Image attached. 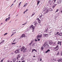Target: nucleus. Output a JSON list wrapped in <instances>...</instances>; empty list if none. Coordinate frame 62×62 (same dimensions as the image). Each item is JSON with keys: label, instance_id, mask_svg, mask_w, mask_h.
Listing matches in <instances>:
<instances>
[{"label": "nucleus", "instance_id": "obj_1", "mask_svg": "<svg viewBox=\"0 0 62 62\" xmlns=\"http://www.w3.org/2000/svg\"><path fill=\"white\" fill-rule=\"evenodd\" d=\"M26 48H25L24 46H23L22 48H20V50L22 52L23 51V52H25L26 51Z\"/></svg>", "mask_w": 62, "mask_h": 62}, {"label": "nucleus", "instance_id": "obj_2", "mask_svg": "<svg viewBox=\"0 0 62 62\" xmlns=\"http://www.w3.org/2000/svg\"><path fill=\"white\" fill-rule=\"evenodd\" d=\"M30 29H32V32H34V29H35V26H34L33 25H31L30 27Z\"/></svg>", "mask_w": 62, "mask_h": 62}, {"label": "nucleus", "instance_id": "obj_3", "mask_svg": "<svg viewBox=\"0 0 62 62\" xmlns=\"http://www.w3.org/2000/svg\"><path fill=\"white\" fill-rule=\"evenodd\" d=\"M43 10L44 12V14H46V13H47L48 12L49 10L47 9H44Z\"/></svg>", "mask_w": 62, "mask_h": 62}, {"label": "nucleus", "instance_id": "obj_4", "mask_svg": "<svg viewBox=\"0 0 62 62\" xmlns=\"http://www.w3.org/2000/svg\"><path fill=\"white\" fill-rule=\"evenodd\" d=\"M33 24H34L35 26H37L38 25V23L37 21H35L33 23Z\"/></svg>", "mask_w": 62, "mask_h": 62}, {"label": "nucleus", "instance_id": "obj_5", "mask_svg": "<svg viewBox=\"0 0 62 62\" xmlns=\"http://www.w3.org/2000/svg\"><path fill=\"white\" fill-rule=\"evenodd\" d=\"M59 48V46L58 45H57V46H56V47L54 48V49L55 50V49H56L55 50V51H58V50L59 49V48Z\"/></svg>", "mask_w": 62, "mask_h": 62}, {"label": "nucleus", "instance_id": "obj_6", "mask_svg": "<svg viewBox=\"0 0 62 62\" xmlns=\"http://www.w3.org/2000/svg\"><path fill=\"white\" fill-rule=\"evenodd\" d=\"M20 52V49H17L16 50L15 52V53H19Z\"/></svg>", "mask_w": 62, "mask_h": 62}, {"label": "nucleus", "instance_id": "obj_7", "mask_svg": "<svg viewBox=\"0 0 62 62\" xmlns=\"http://www.w3.org/2000/svg\"><path fill=\"white\" fill-rule=\"evenodd\" d=\"M48 3L50 4V5H51V3H54V1L53 0H49L48 1Z\"/></svg>", "mask_w": 62, "mask_h": 62}, {"label": "nucleus", "instance_id": "obj_8", "mask_svg": "<svg viewBox=\"0 0 62 62\" xmlns=\"http://www.w3.org/2000/svg\"><path fill=\"white\" fill-rule=\"evenodd\" d=\"M57 36H60V37H61L62 36V32H61L60 33H59V34L58 35H57Z\"/></svg>", "mask_w": 62, "mask_h": 62}, {"label": "nucleus", "instance_id": "obj_9", "mask_svg": "<svg viewBox=\"0 0 62 62\" xmlns=\"http://www.w3.org/2000/svg\"><path fill=\"white\" fill-rule=\"evenodd\" d=\"M62 0H59V1H58L57 2V3L58 4H61V2H62Z\"/></svg>", "mask_w": 62, "mask_h": 62}, {"label": "nucleus", "instance_id": "obj_10", "mask_svg": "<svg viewBox=\"0 0 62 62\" xmlns=\"http://www.w3.org/2000/svg\"><path fill=\"white\" fill-rule=\"evenodd\" d=\"M42 34H41L40 35H38L37 37V39H39V38H41V37H42Z\"/></svg>", "mask_w": 62, "mask_h": 62}, {"label": "nucleus", "instance_id": "obj_11", "mask_svg": "<svg viewBox=\"0 0 62 62\" xmlns=\"http://www.w3.org/2000/svg\"><path fill=\"white\" fill-rule=\"evenodd\" d=\"M25 37V34H22L21 36L20 37V38H23V37Z\"/></svg>", "mask_w": 62, "mask_h": 62}, {"label": "nucleus", "instance_id": "obj_12", "mask_svg": "<svg viewBox=\"0 0 62 62\" xmlns=\"http://www.w3.org/2000/svg\"><path fill=\"white\" fill-rule=\"evenodd\" d=\"M10 17H9L8 18H7L6 19H5V21H6V22H7L8 20H10Z\"/></svg>", "mask_w": 62, "mask_h": 62}, {"label": "nucleus", "instance_id": "obj_13", "mask_svg": "<svg viewBox=\"0 0 62 62\" xmlns=\"http://www.w3.org/2000/svg\"><path fill=\"white\" fill-rule=\"evenodd\" d=\"M62 43V41H58V43L57 44H60V45H61V43Z\"/></svg>", "mask_w": 62, "mask_h": 62}, {"label": "nucleus", "instance_id": "obj_14", "mask_svg": "<svg viewBox=\"0 0 62 62\" xmlns=\"http://www.w3.org/2000/svg\"><path fill=\"white\" fill-rule=\"evenodd\" d=\"M37 20L38 21V22L39 23H40V19H39V18H38Z\"/></svg>", "mask_w": 62, "mask_h": 62}, {"label": "nucleus", "instance_id": "obj_15", "mask_svg": "<svg viewBox=\"0 0 62 62\" xmlns=\"http://www.w3.org/2000/svg\"><path fill=\"white\" fill-rule=\"evenodd\" d=\"M13 42H15V43H17V41L16 40V39H14V40L13 41Z\"/></svg>", "mask_w": 62, "mask_h": 62}, {"label": "nucleus", "instance_id": "obj_16", "mask_svg": "<svg viewBox=\"0 0 62 62\" xmlns=\"http://www.w3.org/2000/svg\"><path fill=\"white\" fill-rule=\"evenodd\" d=\"M56 5H57V4H55L52 7V8H55V6H56Z\"/></svg>", "mask_w": 62, "mask_h": 62}, {"label": "nucleus", "instance_id": "obj_17", "mask_svg": "<svg viewBox=\"0 0 62 62\" xmlns=\"http://www.w3.org/2000/svg\"><path fill=\"white\" fill-rule=\"evenodd\" d=\"M44 37H47L48 36V34H44Z\"/></svg>", "mask_w": 62, "mask_h": 62}, {"label": "nucleus", "instance_id": "obj_18", "mask_svg": "<svg viewBox=\"0 0 62 62\" xmlns=\"http://www.w3.org/2000/svg\"><path fill=\"white\" fill-rule=\"evenodd\" d=\"M35 51V52H37V50L35 49H32V52L33 53V51Z\"/></svg>", "mask_w": 62, "mask_h": 62}, {"label": "nucleus", "instance_id": "obj_19", "mask_svg": "<svg viewBox=\"0 0 62 62\" xmlns=\"http://www.w3.org/2000/svg\"><path fill=\"white\" fill-rule=\"evenodd\" d=\"M62 61V59L61 58V59H60V60H58V62H60V61Z\"/></svg>", "mask_w": 62, "mask_h": 62}, {"label": "nucleus", "instance_id": "obj_20", "mask_svg": "<svg viewBox=\"0 0 62 62\" xmlns=\"http://www.w3.org/2000/svg\"><path fill=\"white\" fill-rule=\"evenodd\" d=\"M27 4H28L27 3H26L23 6L24 7H26L27 5Z\"/></svg>", "mask_w": 62, "mask_h": 62}, {"label": "nucleus", "instance_id": "obj_21", "mask_svg": "<svg viewBox=\"0 0 62 62\" xmlns=\"http://www.w3.org/2000/svg\"><path fill=\"white\" fill-rule=\"evenodd\" d=\"M50 50L49 49H48L47 50V51L46 52V53H48V52H49V51H50Z\"/></svg>", "mask_w": 62, "mask_h": 62}, {"label": "nucleus", "instance_id": "obj_22", "mask_svg": "<svg viewBox=\"0 0 62 62\" xmlns=\"http://www.w3.org/2000/svg\"><path fill=\"white\" fill-rule=\"evenodd\" d=\"M4 41H5L4 40L2 41L0 43V44H1V43H2V44H3V43H4Z\"/></svg>", "mask_w": 62, "mask_h": 62}, {"label": "nucleus", "instance_id": "obj_23", "mask_svg": "<svg viewBox=\"0 0 62 62\" xmlns=\"http://www.w3.org/2000/svg\"><path fill=\"white\" fill-rule=\"evenodd\" d=\"M59 55V52H58V53H57L56 55L57 56H58V55Z\"/></svg>", "mask_w": 62, "mask_h": 62}, {"label": "nucleus", "instance_id": "obj_24", "mask_svg": "<svg viewBox=\"0 0 62 62\" xmlns=\"http://www.w3.org/2000/svg\"><path fill=\"white\" fill-rule=\"evenodd\" d=\"M39 2H40V1H37V6H38V5H39Z\"/></svg>", "mask_w": 62, "mask_h": 62}, {"label": "nucleus", "instance_id": "obj_25", "mask_svg": "<svg viewBox=\"0 0 62 62\" xmlns=\"http://www.w3.org/2000/svg\"><path fill=\"white\" fill-rule=\"evenodd\" d=\"M42 16H43V15H41L39 17V18L41 19V20H42V19H41V17H42Z\"/></svg>", "mask_w": 62, "mask_h": 62}, {"label": "nucleus", "instance_id": "obj_26", "mask_svg": "<svg viewBox=\"0 0 62 62\" xmlns=\"http://www.w3.org/2000/svg\"><path fill=\"white\" fill-rule=\"evenodd\" d=\"M16 61V59L15 58H14L13 60V62H15Z\"/></svg>", "mask_w": 62, "mask_h": 62}, {"label": "nucleus", "instance_id": "obj_27", "mask_svg": "<svg viewBox=\"0 0 62 62\" xmlns=\"http://www.w3.org/2000/svg\"><path fill=\"white\" fill-rule=\"evenodd\" d=\"M20 56H20V54H18L17 56V57H18V58H19Z\"/></svg>", "mask_w": 62, "mask_h": 62}, {"label": "nucleus", "instance_id": "obj_28", "mask_svg": "<svg viewBox=\"0 0 62 62\" xmlns=\"http://www.w3.org/2000/svg\"><path fill=\"white\" fill-rule=\"evenodd\" d=\"M44 49V47L43 46H42L41 47V50H43Z\"/></svg>", "mask_w": 62, "mask_h": 62}, {"label": "nucleus", "instance_id": "obj_29", "mask_svg": "<svg viewBox=\"0 0 62 62\" xmlns=\"http://www.w3.org/2000/svg\"><path fill=\"white\" fill-rule=\"evenodd\" d=\"M32 42H33L32 41L30 44H29V45H31L32 44Z\"/></svg>", "mask_w": 62, "mask_h": 62}, {"label": "nucleus", "instance_id": "obj_30", "mask_svg": "<svg viewBox=\"0 0 62 62\" xmlns=\"http://www.w3.org/2000/svg\"><path fill=\"white\" fill-rule=\"evenodd\" d=\"M48 43H47V42H45L44 43V44H45L46 45H47Z\"/></svg>", "mask_w": 62, "mask_h": 62}, {"label": "nucleus", "instance_id": "obj_31", "mask_svg": "<svg viewBox=\"0 0 62 62\" xmlns=\"http://www.w3.org/2000/svg\"><path fill=\"white\" fill-rule=\"evenodd\" d=\"M46 47H47V48H48V47H49V45H46Z\"/></svg>", "mask_w": 62, "mask_h": 62}, {"label": "nucleus", "instance_id": "obj_32", "mask_svg": "<svg viewBox=\"0 0 62 62\" xmlns=\"http://www.w3.org/2000/svg\"><path fill=\"white\" fill-rule=\"evenodd\" d=\"M16 44V43H12V44Z\"/></svg>", "mask_w": 62, "mask_h": 62}, {"label": "nucleus", "instance_id": "obj_33", "mask_svg": "<svg viewBox=\"0 0 62 62\" xmlns=\"http://www.w3.org/2000/svg\"><path fill=\"white\" fill-rule=\"evenodd\" d=\"M46 45H45V44H44L43 45V46H44V47H46Z\"/></svg>", "mask_w": 62, "mask_h": 62}, {"label": "nucleus", "instance_id": "obj_34", "mask_svg": "<svg viewBox=\"0 0 62 62\" xmlns=\"http://www.w3.org/2000/svg\"><path fill=\"white\" fill-rule=\"evenodd\" d=\"M49 44H53V42H51L50 43H49Z\"/></svg>", "mask_w": 62, "mask_h": 62}, {"label": "nucleus", "instance_id": "obj_35", "mask_svg": "<svg viewBox=\"0 0 62 62\" xmlns=\"http://www.w3.org/2000/svg\"><path fill=\"white\" fill-rule=\"evenodd\" d=\"M49 10L50 11H53V10H52V9H49Z\"/></svg>", "mask_w": 62, "mask_h": 62}, {"label": "nucleus", "instance_id": "obj_36", "mask_svg": "<svg viewBox=\"0 0 62 62\" xmlns=\"http://www.w3.org/2000/svg\"><path fill=\"white\" fill-rule=\"evenodd\" d=\"M8 34V33H5L4 34V36H6V35H7Z\"/></svg>", "mask_w": 62, "mask_h": 62}, {"label": "nucleus", "instance_id": "obj_37", "mask_svg": "<svg viewBox=\"0 0 62 62\" xmlns=\"http://www.w3.org/2000/svg\"><path fill=\"white\" fill-rule=\"evenodd\" d=\"M28 10V9H26V10L25 11V12H27V11Z\"/></svg>", "mask_w": 62, "mask_h": 62}, {"label": "nucleus", "instance_id": "obj_38", "mask_svg": "<svg viewBox=\"0 0 62 62\" xmlns=\"http://www.w3.org/2000/svg\"><path fill=\"white\" fill-rule=\"evenodd\" d=\"M47 30H48V29H47L46 30H45V32H47Z\"/></svg>", "mask_w": 62, "mask_h": 62}, {"label": "nucleus", "instance_id": "obj_39", "mask_svg": "<svg viewBox=\"0 0 62 62\" xmlns=\"http://www.w3.org/2000/svg\"><path fill=\"white\" fill-rule=\"evenodd\" d=\"M58 11V9H57L55 11V12H57V11Z\"/></svg>", "mask_w": 62, "mask_h": 62}, {"label": "nucleus", "instance_id": "obj_40", "mask_svg": "<svg viewBox=\"0 0 62 62\" xmlns=\"http://www.w3.org/2000/svg\"><path fill=\"white\" fill-rule=\"evenodd\" d=\"M52 32H52V31L50 32H49V34H51V33H52Z\"/></svg>", "mask_w": 62, "mask_h": 62}, {"label": "nucleus", "instance_id": "obj_41", "mask_svg": "<svg viewBox=\"0 0 62 62\" xmlns=\"http://www.w3.org/2000/svg\"><path fill=\"white\" fill-rule=\"evenodd\" d=\"M22 3V2H20L19 3V5L20 6V5H21V4Z\"/></svg>", "mask_w": 62, "mask_h": 62}, {"label": "nucleus", "instance_id": "obj_42", "mask_svg": "<svg viewBox=\"0 0 62 62\" xmlns=\"http://www.w3.org/2000/svg\"><path fill=\"white\" fill-rule=\"evenodd\" d=\"M22 62H25V61H22Z\"/></svg>", "mask_w": 62, "mask_h": 62}, {"label": "nucleus", "instance_id": "obj_43", "mask_svg": "<svg viewBox=\"0 0 62 62\" xmlns=\"http://www.w3.org/2000/svg\"><path fill=\"white\" fill-rule=\"evenodd\" d=\"M26 23H27L26 22L25 23H24V24H22L23 25H24V24H26Z\"/></svg>", "mask_w": 62, "mask_h": 62}, {"label": "nucleus", "instance_id": "obj_44", "mask_svg": "<svg viewBox=\"0 0 62 62\" xmlns=\"http://www.w3.org/2000/svg\"><path fill=\"white\" fill-rule=\"evenodd\" d=\"M59 33V32H57L56 33V34H57V35Z\"/></svg>", "mask_w": 62, "mask_h": 62}, {"label": "nucleus", "instance_id": "obj_45", "mask_svg": "<svg viewBox=\"0 0 62 62\" xmlns=\"http://www.w3.org/2000/svg\"><path fill=\"white\" fill-rule=\"evenodd\" d=\"M38 41H39L40 40V39H38Z\"/></svg>", "mask_w": 62, "mask_h": 62}, {"label": "nucleus", "instance_id": "obj_46", "mask_svg": "<svg viewBox=\"0 0 62 62\" xmlns=\"http://www.w3.org/2000/svg\"><path fill=\"white\" fill-rule=\"evenodd\" d=\"M18 15H17L16 16V17H18Z\"/></svg>", "mask_w": 62, "mask_h": 62}, {"label": "nucleus", "instance_id": "obj_47", "mask_svg": "<svg viewBox=\"0 0 62 62\" xmlns=\"http://www.w3.org/2000/svg\"><path fill=\"white\" fill-rule=\"evenodd\" d=\"M32 46H33V45H35V43H33V44H32Z\"/></svg>", "mask_w": 62, "mask_h": 62}, {"label": "nucleus", "instance_id": "obj_48", "mask_svg": "<svg viewBox=\"0 0 62 62\" xmlns=\"http://www.w3.org/2000/svg\"><path fill=\"white\" fill-rule=\"evenodd\" d=\"M14 34V33H13V34L11 35V36H13V35Z\"/></svg>", "mask_w": 62, "mask_h": 62}, {"label": "nucleus", "instance_id": "obj_49", "mask_svg": "<svg viewBox=\"0 0 62 62\" xmlns=\"http://www.w3.org/2000/svg\"><path fill=\"white\" fill-rule=\"evenodd\" d=\"M41 60H42V59H41V58L40 60V61H41Z\"/></svg>", "mask_w": 62, "mask_h": 62}, {"label": "nucleus", "instance_id": "obj_50", "mask_svg": "<svg viewBox=\"0 0 62 62\" xmlns=\"http://www.w3.org/2000/svg\"><path fill=\"white\" fill-rule=\"evenodd\" d=\"M23 58H21V60H23Z\"/></svg>", "mask_w": 62, "mask_h": 62}, {"label": "nucleus", "instance_id": "obj_51", "mask_svg": "<svg viewBox=\"0 0 62 62\" xmlns=\"http://www.w3.org/2000/svg\"><path fill=\"white\" fill-rule=\"evenodd\" d=\"M19 58V57H17V58H16V59H18V58Z\"/></svg>", "mask_w": 62, "mask_h": 62}, {"label": "nucleus", "instance_id": "obj_52", "mask_svg": "<svg viewBox=\"0 0 62 62\" xmlns=\"http://www.w3.org/2000/svg\"><path fill=\"white\" fill-rule=\"evenodd\" d=\"M3 60H1V61L0 62H3Z\"/></svg>", "mask_w": 62, "mask_h": 62}, {"label": "nucleus", "instance_id": "obj_53", "mask_svg": "<svg viewBox=\"0 0 62 62\" xmlns=\"http://www.w3.org/2000/svg\"><path fill=\"white\" fill-rule=\"evenodd\" d=\"M34 14H32V15L31 16H33V15H34Z\"/></svg>", "mask_w": 62, "mask_h": 62}, {"label": "nucleus", "instance_id": "obj_54", "mask_svg": "<svg viewBox=\"0 0 62 62\" xmlns=\"http://www.w3.org/2000/svg\"><path fill=\"white\" fill-rule=\"evenodd\" d=\"M16 32H13V33H14V34H15V33H16Z\"/></svg>", "mask_w": 62, "mask_h": 62}, {"label": "nucleus", "instance_id": "obj_55", "mask_svg": "<svg viewBox=\"0 0 62 62\" xmlns=\"http://www.w3.org/2000/svg\"><path fill=\"white\" fill-rule=\"evenodd\" d=\"M61 56H62V53H61Z\"/></svg>", "mask_w": 62, "mask_h": 62}, {"label": "nucleus", "instance_id": "obj_56", "mask_svg": "<svg viewBox=\"0 0 62 62\" xmlns=\"http://www.w3.org/2000/svg\"><path fill=\"white\" fill-rule=\"evenodd\" d=\"M35 41H37V39H35Z\"/></svg>", "mask_w": 62, "mask_h": 62}, {"label": "nucleus", "instance_id": "obj_57", "mask_svg": "<svg viewBox=\"0 0 62 62\" xmlns=\"http://www.w3.org/2000/svg\"><path fill=\"white\" fill-rule=\"evenodd\" d=\"M16 0H15V1H14V3H15V1H16Z\"/></svg>", "mask_w": 62, "mask_h": 62}, {"label": "nucleus", "instance_id": "obj_58", "mask_svg": "<svg viewBox=\"0 0 62 62\" xmlns=\"http://www.w3.org/2000/svg\"><path fill=\"white\" fill-rule=\"evenodd\" d=\"M25 12H25V11L24 12H23V14H25Z\"/></svg>", "mask_w": 62, "mask_h": 62}, {"label": "nucleus", "instance_id": "obj_59", "mask_svg": "<svg viewBox=\"0 0 62 62\" xmlns=\"http://www.w3.org/2000/svg\"><path fill=\"white\" fill-rule=\"evenodd\" d=\"M33 14H34V15H35V13H34V12L33 13Z\"/></svg>", "mask_w": 62, "mask_h": 62}, {"label": "nucleus", "instance_id": "obj_60", "mask_svg": "<svg viewBox=\"0 0 62 62\" xmlns=\"http://www.w3.org/2000/svg\"><path fill=\"white\" fill-rule=\"evenodd\" d=\"M13 5V4L12 5H11V6H12V5Z\"/></svg>", "mask_w": 62, "mask_h": 62}, {"label": "nucleus", "instance_id": "obj_61", "mask_svg": "<svg viewBox=\"0 0 62 62\" xmlns=\"http://www.w3.org/2000/svg\"><path fill=\"white\" fill-rule=\"evenodd\" d=\"M8 61V62H9V61Z\"/></svg>", "mask_w": 62, "mask_h": 62}, {"label": "nucleus", "instance_id": "obj_62", "mask_svg": "<svg viewBox=\"0 0 62 62\" xmlns=\"http://www.w3.org/2000/svg\"><path fill=\"white\" fill-rule=\"evenodd\" d=\"M18 61H17L16 62H18Z\"/></svg>", "mask_w": 62, "mask_h": 62}, {"label": "nucleus", "instance_id": "obj_63", "mask_svg": "<svg viewBox=\"0 0 62 62\" xmlns=\"http://www.w3.org/2000/svg\"><path fill=\"white\" fill-rule=\"evenodd\" d=\"M33 57H35V56H33Z\"/></svg>", "mask_w": 62, "mask_h": 62}, {"label": "nucleus", "instance_id": "obj_64", "mask_svg": "<svg viewBox=\"0 0 62 62\" xmlns=\"http://www.w3.org/2000/svg\"><path fill=\"white\" fill-rule=\"evenodd\" d=\"M3 24V23H1V24Z\"/></svg>", "mask_w": 62, "mask_h": 62}]
</instances>
